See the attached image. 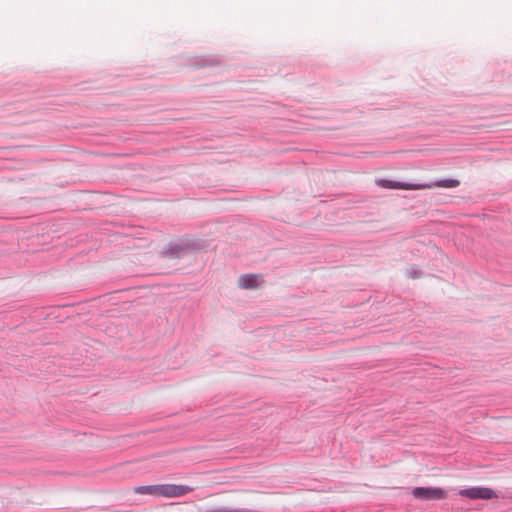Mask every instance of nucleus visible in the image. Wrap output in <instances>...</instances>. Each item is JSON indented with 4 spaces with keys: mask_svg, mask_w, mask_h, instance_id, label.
<instances>
[{
    "mask_svg": "<svg viewBox=\"0 0 512 512\" xmlns=\"http://www.w3.org/2000/svg\"><path fill=\"white\" fill-rule=\"evenodd\" d=\"M412 495L419 500H443L448 497V492L441 487H415Z\"/></svg>",
    "mask_w": 512,
    "mask_h": 512,
    "instance_id": "nucleus-1",
    "label": "nucleus"
},
{
    "mask_svg": "<svg viewBox=\"0 0 512 512\" xmlns=\"http://www.w3.org/2000/svg\"><path fill=\"white\" fill-rule=\"evenodd\" d=\"M459 495L472 500H490L497 498L496 492L488 487H471L467 489H461L459 490Z\"/></svg>",
    "mask_w": 512,
    "mask_h": 512,
    "instance_id": "nucleus-2",
    "label": "nucleus"
},
{
    "mask_svg": "<svg viewBox=\"0 0 512 512\" xmlns=\"http://www.w3.org/2000/svg\"><path fill=\"white\" fill-rule=\"evenodd\" d=\"M377 185L386 189H402V190H423L430 189L432 185L428 184H411V183H403L397 181H391L386 179H381L377 181Z\"/></svg>",
    "mask_w": 512,
    "mask_h": 512,
    "instance_id": "nucleus-3",
    "label": "nucleus"
},
{
    "mask_svg": "<svg viewBox=\"0 0 512 512\" xmlns=\"http://www.w3.org/2000/svg\"><path fill=\"white\" fill-rule=\"evenodd\" d=\"M193 490L187 485L162 484V497H180Z\"/></svg>",
    "mask_w": 512,
    "mask_h": 512,
    "instance_id": "nucleus-4",
    "label": "nucleus"
},
{
    "mask_svg": "<svg viewBox=\"0 0 512 512\" xmlns=\"http://www.w3.org/2000/svg\"><path fill=\"white\" fill-rule=\"evenodd\" d=\"M262 283V276L257 274L242 275L238 280L239 286L243 289H255L262 285Z\"/></svg>",
    "mask_w": 512,
    "mask_h": 512,
    "instance_id": "nucleus-5",
    "label": "nucleus"
},
{
    "mask_svg": "<svg viewBox=\"0 0 512 512\" xmlns=\"http://www.w3.org/2000/svg\"><path fill=\"white\" fill-rule=\"evenodd\" d=\"M138 494H158L159 488L157 486H140L135 488Z\"/></svg>",
    "mask_w": 512,
    "mask_h": 512,
    "instance_id": "nucleus-6",
    "label": "nucleus"
},
{
    "mask_svg": "<svg viewBox=\"0 0 512 512\" xmlns=\"http://www.w3.org/2000/svg\"><path fill=\"white\" fill-rule=\"evenodd\" d=\"M431 185H432V187L437 186V187H445V188H454L459 185V181L455 180V179H446V180H442V181H439V182H437L435 184H431Z\"/></svg>",
    "mask_w": 512,
    "mask_h": 512,
    "instance_id": "nucleus-7",
    "label": "nucleus"
},
{
    "mask_svg": "<svg viewBox=\"0 0 512 512\" xmlns=\"http://www.w3.org/2000/svg\"><path fill=\"white\" fill-rule=\"evenodd\" d=\"M182 252H183V249L181 247L177 246L175 248L166 250L165 254L168 255L169 257L173 258V257H179Z\"/></svg>",
    "mask_w": 512,
    "mask_h": 512,
    "instance_id": "nucleus-8",
    "label": "nucleus"
},
{
    "mask_svg": "<svg viewBox=\"0 0 512 512\" xmlns=\"http://www.w3.org/2000/svg\"><path fill=\"white\" fill-rule=\"evenodd\" d=\"M420 274H421L420 272H418V271H416V270H413L410 276H411L412 278H417V277H419V276H420Z\"/></svg>",
    "mask_w": 512,
    "mask_h": 512,
    "instance_id": "nucleus-9",
    "label": "nucleus"
}]
</instances>
